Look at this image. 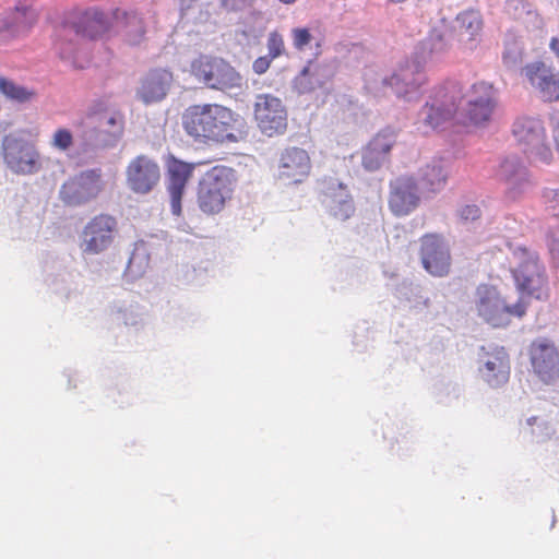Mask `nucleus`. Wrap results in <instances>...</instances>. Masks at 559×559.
<instances>
[{
  "instance_id": "58836bf2",
  "label": "nucleus",
  "mask_w": 559,
  "mask_h": 559,
  "mask_svg": "<svg viewBox=\"0 0 559 559\" xmlns=\"http://www.w3.org/2000/svg\"><path fill=\"white\" fill-rule=\"evenodd\" d=\"M550 50L559 59V37H552L549 43Z\"/></svg>"
},
{
  "instance_id": "9d476101",
  "label": "nucleus",
  "mask_w": 559,
  "mask_h": 559,
  "mask_svg": "<svg viewBox=\"0 0 559 559\" xmlns=\"http://www.w3.org/2000/svg\"><path fill=\"white\" fill-rule=\"evenodd\" d=\"M419 259L423 269L433 277H445L451 273L450 247L438 233H427L419 238Z\"/></svg>"
},
{
  "instance_id": "ea45409f",
  "label": "nucleus",
  "mask_w": 559,
  "mask_h": 559,
  "mask_svg": "<svg viewBox=\"0 0 559 559\" xmlns=\"http://www.w3.org/2000/svg\"><path fill=\"white\" fill-rule=\"evenodd\" d=\"M222 5L227 10H236V0H222Z\"/></svg>"
},
{
  "instance_id": "c756f323",
  "label": "nucleus",
  "mask_w": 559,
  "mask_h": 559,
  "mask_svg": "<svg viewBox=\"0 0 559 559\" xmlns=\"http://www.w3.org/2000/svg\"><path fill=\"white\" fill-rule=\"evenodd\" d=\"M447 178L441 160L429 163L419 170V182L424 193L440 191L444 187Z\"/></svg>"
},
{
  "instance_id": "e433bc0d",
  "label": "nucleus",
  "mask_w": 559,
  "mask_h": 559,
  "mask_svg": "<svg viewBox=\"0 0 559 559\" xmlns=\"http://www.w3.org/2000/svg\"><path fill=\"white\" fill-rule=\"evenodd\" d=\"M460 217L463 221H475L480 217V210L477 205H465L460 210Z\"/></svg>"
},
{
  "instance_id": "f3484780",
  "label": "nucleus",
  "mask_w": 559,
  "mask_h": 559,
  "mask_svg": "<svg viewBox=\"0 0 559 559\" xmlns=\"http://www.w3.org/2000/svg\"><path fill=\"white\" fill-rule=\"evenodd\" d=\"M55 49L60 59L83 69L90 62V49L80 37V31L69 24L62 25L57 35Z\"/></svg>"
},
{
  "instance_id": "f8f14e48",
  "label": "nucleus",
  "mask_w": 559,
  "mask_h": 559,
  "mask_svg": "<svg viewBox=\"0 0 559 559\" xmlns=\"http://www.w3.org/2000/svg\"><path fill=\"white\" fill-rule=\"evenodd\" d=\"M100 169H88L69 178L60 189L64 204L78 206L95 199L103 190Z\"/></svg>"
},
{
  "instance_id": "1a4fd4ad",
  "label": "nucleus",
  "mask_w": 559,
  "mask_h": 559,
  "mask_svg": "<svg viewBox=\"0 0 559 559\" xmlns=\"http://www.w3.org/2000/svg\"><path fill=\"white\" fill-rule=\"evenodd\" d=\"M2 155L7 166L15 174L32 175L41 168L36 145L25 139L5 135L2 141Z\"/></svg>"
},
{
  "instance_id": "4468645a",
  "label": "nucleus",
  "mask_w": 559,
  "mask_h": 559,
  "mask_svg": "<svg viewBox=\"0 0 559 559\" xmlns=\"http://www.w3.org/2000/svg\"><path fill=\"white\" fill-rule=\"evenodd\" d=\"M530 359L534 373L545 384L559 380V350L551 340L542 337L533 341Z\"/></svg>"
},
{
  "instance_id": "72a5a7b5",
  "label": "nucleus",
  "mask_w": 559,
  "mask_h": 559,
  "mask_svg": "<svg viewBox=\"0 0 559 559\" xmlns=\"http://www.w3.org/2000/svg\"><path fill=\"white\" fill-rule=\"evenodd\" d=\"M292 38L294 47L301 51L310 44L312 35L306 27H296L292 29Z\"/></svg>"
},
{
  "instance_id": "9b49d317",
  "label": "nucleus",
  "mask_w": 559,
  "mask_h": 559,
  "mask_svg": "<svg viewBox=\"0 0 559 559\" xmlns=\"http://www.w3.org/2000/svg\"><path fill=\"white\" fill-rule=\"evenodd\" d=\"M117 233L118 222L115 216L97 214L86 223L81 233V248L87 254H99L112 245Z\"/></svg>"
},
{
  "instance_id": "423d86ee",
  "label": "nucleus",
  "mask_w": 559,
  "mask_h": 559,
  "mask_svg": "<svg viewBox=\"0 0 559 559\" xmlns=\"http://www.w3.org/2000/svg\"><path fill=\"white\" fill-rule=\"evenodd\" d=\"M190 74L205 87L217 91L240 88L242 78L226 60L219 57L200 55L190 63Z\"/></svg>"
},
{
  "instance_id": "b1692460",
  "label": "nucleus",
  "mask_w": 559,
  "mask_h": 559,
  "mask_svg": "<svg viewBox=\"0 0 559 559\" xmlns=\"http://www.w3.org/2000/svg\"><path fill=\"white\" fill-rule=\"evenodd\" d=\"M530 83L538 90L546 102L559 100V73L554 72L543 62H533L525 67Z\"/></svg>"
},
{
  "instance_id": "a19ab883",
  "label": "nucleus",
  "mask_w": 559,
  "mask_h": 559,
  "mask_svg": "<svg viewBox=\"0 0 559 559\" xmlns=\"http://www.w3.org/2000/svg\"><path fill=\"white\" fill-rule=\"evenodd\" d=\"M554 138L559 148V126L554 130Z\"/></svg>"
},
{
  "instance_id": "393cba45",
  "label": "nucleus",
  "mask_w": 559,
  "mask_h": 559,
  "mask_svg": "<svg viewBox=\"0 0 559 559\" xmlns=\"http://www.w3.org/2000/svg\"><path fill=\"white\" fill-rule=\"evenodd\" d=\"M311 169V162L304 148H286L280 158V177L294 183L301 182L308 177Z\"/></svg>"
},
{
  "instance_id": "4c0bfd02",
  "label": "nucleus",
  "mask_w": 559,
  "mask_h": 559,
  "mask_svg": "<svg viewBox=\"0 0 559 559\" xmlns=\"http://www.w3.org/2000/svg\"><path fill=\"white\" fill-rule=\"evenodd\" d=\"M271 57H259L253 61L252 68L257 74L265 73L271 66Z\"/></svg>"
},
{
  "instance_id": "473e14b6",
  "label": "nucleus",
  "mask_w": 559,
  "mask_h": 559,
  "mask_svg": "<svg viewBox=\"0 0 559 559\" xmlns=\"http://www.w3.org/2000/svg\"><path fill=\"white\" fill-rule=\"evenodd\" d=\"M267 50L271 59H276L285 50L284 38L278 32H271L267 37Z\"/></svg>"
},
{
  "instance_id": "79ce46f5",
  "label": "nucleus",
  "mask_w": 559,
  "mask_h": 559,
  "mask_svg": "<svg viewBox=\"0 0 559 559\" xmlns=\"http://www.w3.org/2000/svg\"><path fill=\"white\" fill-rule=\"evenodd\" d=\"M280 1L285 4H290V3H294L296 0H280Z\"/></svg>"
},
{
  "instance_id": "412c9836",
  "label": "nucleus",
  "mask_w": 559,
  "mask_h": 559,
  "mask_svg": "<svg viewBox=\"0 0 559 559\" xmlns=\"http://www.w3.org/2000/svg\"><path fill=\"white\" fill-rule=\"evenodd\" d=\"M495 90L485 82L475 83L468 95L466 116L474 124L487 122L495 109Z\"/></svg>"
},
{
  "instance_id": "7c9ffc66",
  "label": "nucleus",
  "mask_w": 559,
  "mask_h": 559,
  "mask_svg": "<svg viewBox=\"0 0 559 559\" xmlns=\"http://www.w3.org/2000/svg\"><path fill=\"white\" fill-rule=\"evenodd\" d=\"M0 92L8 98L19 103L28 102L36 95L33 90H28L3 78H0Z\"/></svg>"
},
{
  "instance_id": "c9c22d12",
  "label": "nucleus",
  "mask_w": 559,
  "mask_h": 559,
  "mask_svg": "<svg viewBox=\"0 0 559 559\" xmlns=\"http://www.w3.org/2000/svg\"><path fill=\"white\" fill-rule=\"evenodd\" d=\"M547 210L555 216H559V190H548L544 194Z\"/></svg>"
},
{
  "instance_id": "f257e3e1",
  "label": "nucleus",
  "mask_w": 559,
  "mask_h": 559,
  "mask_svg": "<svg viewBox=\"0 0 559 559\" xmlns=\"http://www.w3.org/2000/svg\"><path fill=\"white\" fill-rule=\"evenodd\" d=\"M182 127L194 142L201 144H231L246 140L245 119L221 104H195L182 114Z\"/></svg>"
},
{
  "instance_id": "ddd939ff",
  "label": "nucleus",
  "mask_w": 559,
  "mask_h": 559,
  "mask_svg": "<svg viewBox=\"0 0 559 559\" xmlns=\"http://www.w3.org/2000/svg\"><path fill=\"white\" fill-rule=\"evenodd\" d=\"M254 119L267 136L282 134L287 128V112L282 100L270 94H260L254 103Z\"/></svg>"
},
{
  "instance_id": "cd10ccee",
  "label": "nucleus",
  "mask_w": 559,
  "mask_h": 559,
  "mask_svg": "<svg viewBox=\"0 0 559 559\" xmlns=\"http://www.w3.org/2000/svg\"><path fill=\"white\" fill-rule=\"evenodd\" d=\"M481 372L491 386L507 383L510 376V361L507 352L503 348H496L488 354Z\"/></svg>"
},
{
  "instance_id": "20e7f679",
  "label": "nucleus",
  "mask_w": 559,
  "mask_h": 559,
  "mask_svg": "<svg viewBox=\"0 0 559 559\" xmlns=\"http://www.w3.org/2000/svg\"><path fill=\"white\" fill-rule=\"evenodd\" d=\"M236 173L233 168L217 165L207 170L199 181L197 202L206 215L221 213L233 197Z\"/></svg>"
},
{
  "instance_id": "6e6552de",
  "label": "nucleus",
  "mask_w": 559,
  "mask_h": 559,
  "mask_svg": "<svg viewBox=\"0 0 559 559\" xmlns=\"http://www.w3.org/2000/svg\"><path fill=\"white\" fill-rule=\"evenodd\" d=\"M512 133L533 163L545 165L551 163L554 156L547 144L546 129L542 119L521 116L514 121Z\"/></svg>"
},
{
  "instance_id": "aec40b11",
  "label": "nucleus",
  "mask_w": 559,
  "mask_h": 559,
  "mask_svg": "<svg viewBox=\"0 0 559 559\" xmlns=\"http://www.w3.org/2000/svg\"><path fill=\"white\" fill-rule=\"evenodd\" d=\"M396 133L385 129L379 131L364 147L361 165L368 171H376L390 158L391 150L396 144Z\"/></svg>"
},
{
  "instance_id": "a211bd4d",
  "label": "nucleus",
  "mask_w": 559,
  "mask_h": 559,
  "mask_svg": "<svg viewBox=\"0 0 559 559\" xmlns=\"http://www.w3.org/2000/svg\"><path fill=\"white\" fill-rule=\"evenodd\" d=\"M126 176L127 183L134 193L146 194L158 185L160 169L156 162L140 155L129 163Z\"/></svg>"
},
{
  "instance_id": "7ed1b4c3",
  "label": "nucleus",
  "mask_w": 559,
  "mask_h": 559,
  "mask_svg": "<svg viewBox=\"0 0 559 559\" xmlns=\"http://www.w3.org/2000/svg\"><path fill=\"white\" fill-rule=\"evenodd\" d=\"M474 307L477 316L492 328H506L513 319H522L527 311L524 297L511 301L497 286L487 283L476 287Z\"/></svg>"
},
{
  "instance_id": "bb28decb",
  "label": "nucleus",
  "mask_w": 559,
  "mask_h": 559,
  "mask_svg": "<svg viewBox=\"0 0 559 559\" xmlns=\"http://www.w3.org/2000/svg\"><path fill=\"white\" fill-rule=\"evenodd\" d=\"M325 206L335 219L344 222L355 213V205L346 186L332 183L324 191Z\"/></svg>"
},
{
  "instance_id": "0eeeda50",
  "label": "nucleus",
  "mask_w": 559,
  "mask_h": 559,
  "mask_svg": "<svg viewBox=\"0 0 559 559\" xmlns=\"http://www.w3.org/2000/svg\"><path fill=\"white\" fill-rule=\"evenodd\" d=\"M512 257L516 266L511 267V271L518 289L538 300L546 299L548 283L536 253L524 247H518L512 251Z\"/></svg>"
},
{
  "instance_id": "f704fd0d",
  "label": "nucleus",
  "mask_w": 559,
  "mask_h": 559,
  "mask_svg": "<svg viewBox=\"0 0 559 559\" xmlns=\"http://www.w3.org/2000/svg\"><path fill=\"white\" fill-rule=\"evenodd\" d=\"M104 123L108 127V129H105V132H107L108 135L116 138L122 132L123 117L121 114L106 116L104 117Z\"/></svg>"
},
{
  "instance_id": "dca6fc26",
  "label": "nucleus",
  "mask_w": 559,
  "mask_h": 559,
  "mask_svg": "<svg viewBox=\"0 0 559 559\" xmlns=\"http://www.w3.org/2000/svg\"><path fill=\"white\" fill-rule=\"evenodd\" d=\"M388 205L395 216H406L420 203V192L413 176L401 175L389 183Z\"/></svg>"
},
{
  "instance_id": "6ab92c4d",
  "label": "nucleus",
  "mask_w": 559,
  "mask_h": 559,
  "mask_svg": "<svg viewBox=\"0 0 559 559\" xmlns=\"http://www.w3.org/2000/svg\"><path fill=\"white\" fill-rule=\"evenodd\" d=\"M483 26L484 21L480 12L468 9L455 16L450 34H448L447 29L440 28V31L445 34L448 41L452 37L466 47H473L480 37ZM449 48L450 44L448 43Z\"/></svg>"
},
{
  "instance_id": "a878e982",
  "label": "nucleus",
  "mask_w": 559,
  "mask_h": 559,
  "mask_svg": "<svg viewBox=\"0 0 559 559\" xmlns=\"http://www.w3.org/2000/svg\"><path fill=\"white\" fill-rule=\"evenodd\" d=\"M173 82V73L167 69H153L141 81L136 92L138 97L144 104H152L162 100Z\"/></svg>"
},
{
  "instance_id": "5701e85b",
  "label": "nucleus",
  "mask_w": 559,
  "mask_h": 559,
  "mask_svg": "<svg viewBox=\"0 0 559 559\" xmlns=\"http://www.w3.org/2000/svg\"><path fill=\"white\" fill-rule=\"evenodd\" d=\"M193 165L171 158L167 165V191L170 197L171 213L180 216L182 213L181 200L186 186L192 176Z\"/></svg>"
},
{
  "instance_id": "4be33fe9",
  "label": "nucleus",
  "mask_w": 559,
  "mask_h": 559,
  "mask_svg": "<svg viewBox=\"0 0 559 559\" xmlns=\"http://www.w3.org/2000/svg\"><path fill=\"white\" fill-rule=\"evenodd\" d=\"M39 14L28 3H19L0 19V34L7 37L26 35L37 23Z\"/></svg>"
},
{
  "instance_id": "2f4dec72",
  "label": "nucleus",
  "mask_w": 559,
  "mask_h": 559,
  "mask_svg": "<svg viewBox=\"0 0 559 559\" xmlns=\"http://www.w3.org/2000/svg\"><path fill=\"white\" fill-rule=\"evenodd\" d=\"M74 143V136L71 130L58 128L51 135L50 146L59 152L69 151Z\"/></svg>"
},
{
  "instance_id": "f03ea898",
  "label": "nucleus",
  "mask_w": 559,
  "mask_h": 559,
  "mask_svg": "<svg viewBox=\"0 0 559 559\" xmlns=\"http://www.w3.org/2000/svg\"><path fill=\"white\" fill-rule=\"evenodd\" d=\"M447 51L445 34L440 31V26L433 27L428 37L417 46L414 55L401 63L390 78L383 79V85L390 86L400 97L417 91L427 81L426 63Z\"/></svg>"
},
{
  "instance_id": "2eb2a0df",
  "label": "nucleus",
  "mask_w": 559,
  "mask_h": 559,
  "mask_svg": "<svg viewBox=\"0 0 559 559\" xmlns=\"http://www.w3.org/2000/svg\"><path fill=\"white\" fill-rule=\"evenodd\" d=\"M497 177L506 186V198L510 201L521 199L532 186L531 174L518 155H509L500 163Z\"/></svg>"
},
{
  "instance_id": "c85d7f7f",
  "label": "nucleus",
  "mask_w": 559,
  "mask_h": 559,
  "mask_svg": "<svg viewBox=\"0 0 559 559\" xmlns=\"http://www.w3.org/2000/svg\"><path fill=\"white\" fill-rule=\"evenodd\" d=\"M69 25L80 31V37L87 47L88 40L102 38L108 31L106 19L98 12L85 14L79 23Z\"/></svg>"
},
{
  "instance_id": "39448f33",
  "label": "nucleus",
  "mask_w": 559,
  "mask_h": 559,
  "mask_svg": "<svg viewBox=\"0 0 559 559\" xmlns=\"http://www.w3.org/2000/svg\"><path fill=\"white\" fill-rule=\"evenodd\" d=\"M463 97V87L455 80H447L435 87L430 100L421 109L420 122L424 132L439 129L456 112L457 105Z\"/></svg>"
}]
</instances>
